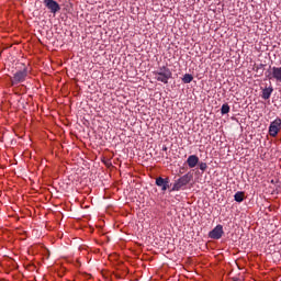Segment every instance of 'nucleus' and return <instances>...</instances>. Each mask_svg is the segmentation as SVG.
<instances>
[{
	"mask_svg": "<svg viewBox=\"0 0 281 281\" xmlns=\"http://www.w3.org/2000/svg\"><path fill=\"white\" fill-rule=\"evenodd\" d=\"M187 164L189 168H196V166L199 165V156L196 155L189 156L187 159Z\"/></svg>",
	"mask_w": 281,
	"mask_h": 281,
	"instance_id": "8",
	"label": "nucleus"
},
{
	"mask_svg": "<svg viewBox=\"0 0 281 281\" xmlns=\"http://www.w3.org/2000/svg\"><path fill=\"white\" fill-rule=\"evenodd\" d=\"M154 76L158 82H164V85H168V80L172 78V71L170 68L162 66L158 70L154 71Z\"/></svg>",
	"mask_w": 281,
	"mask_h": 281,
	"instance_id": "1",
	"label": "nucleus"
},
{
	"mask_svg": "<svg viewBox=\"0 0 281 281\" xmlns=\"http://www.w3.org/2000/svg\"><path fill=\"white\" fill-rule=\"evenodd\" d=\"M43 3L50 14H58L60 11V5L56 0H43Z\"/></svg>",
	"mask_w": 281,
	"mask_h": 281,
	"instance_id": "5",
	"label": "nucleus"
},
{
	"mask_svg": "<svg viewBox=\"0 0 281 281\" xmlns=\"http://www.w3.org/2000/svg\"><path fill=\"white\" fill-rule=\"evenodd\" d=\"M25 78H27V68H24L13 75V78L11 79L12 87H14V85H20V82H25Z\"/></svg>",
	"mask_w": 281,
	"mask_h": 281,
	"instance_id": "3",
	"label": "nucleus"
},
{
	"mask_svg": "<svg viewBox=\"0 0 281 281\" xmlns=\"http://www.w3.org/2000/svg\"><path fill=\"white\" fill-rule=\"evenodd\" d=\"M281 128V119L277 117L274 121L270 123L269 126V135L270 137H278Z\"/></svg>",
	"mask_w": 281,
	"mask_h": 281,
	"instance_id": "4",
	"label": "nucleus"
},
{
	"mask_svg": "<svg viewBox=\"0 0 281 281\" xmlns=\"http://www.w3.org/2000/svg\"><path fill=\"white\" fill-rule=\"evenodd\" d=\"M235 201L237 203H243V201H245V193L244 192H237L235 193Z\"/></svg>",
	"mask_w": 281,
	"mask_h": 281,
	"instance_id": "10",
	"label": "nucleus"
},
{
	"mask_svg": "<svg viewBox=\"0 0 281 281\" xmlns=\"http://www.w3.org/2000/svg\"><path fill=\"white\" fill-rule=\"evenodd\" d=\"M223 225H217L213 231H211L209 233V236L213 239V240H218L221 238H223Z\"/></svg>",
	"mask_w": 281,
	"mask_h": 281,
	"instance_id": "6",
	"label": "nucleus"
},
{
	"mask_svg": "<svg viewBox=\"0 0 281 281\" xmlns=\"http://www.w3.org/2000/svg\"><path fill=\"white\" fill-rule=\"evenodd\" d=\"M271 93H273V88L272 87L263 89V91H262L263 100H269V98H271Z\"/></svg>",
	"mask_w": 281,
	"mask_h": 281,
	"instance_id": "9",
	"label": "nucleus"
},
{
	"mask_svg": "<svg viewBox=\"0 0 281 281\" xmlns=\"http://www.w3.org/2000/svg\"><path fill=\"white\" fill-rule=\"evenodd\" d=\"M194 80V77L190 74H186L182 78V81L184 82V85H190V82H192Z\"/></svg>",
	"mask_w": 281,
	"mask_h": 281,
	"instance_id": "11",
	"label": "nucleus"
},
{
	"mask_svg": "<svg viewBox=\"0 0 281 281\" xmlns=\"http://www.w3.org/2000/svg\"><path fill=\"white\" fill-rule=\"evenodd\" d=\"M162 150H168V147H164Z\"/></svg>",
	"mask_w": 281,
	"mask_h": 281,
	"instance_id": "14",
	"label": "nucleus"
},
{
	"mask_svg": "<svg viewBox=\"0 0 281 281\" xmlns=\"http://www.w3.org/2000/svg\"><path fill=\"white\" fill-rule=\"evenodd\" d=\"M200 170H202V172H205V170H207V164L201 162L200 164Z\"/></svg>",
	"mask_w": 281,
	"mask_h": 281,
	"instance_id": "13",
	"label": "nucleus"
},
{
	"mask_svg": "<svg viewBox=\"0 0 281 281\" xmlns=\"http://www.w3.org/2000/svg\"><path fill=\"white\" fill-rule=\"evenodd\" d=\"M156 186H158V188H161L162 192H166V190H168V188H170V179L168 178H161L158 177L156 179Z\"/></svg>",
	"mask_w": 281,
	"mask_h": 281,
	"instance_id": "7",
	"label": "nucleus"
},
{
	"mask_svg": "<svg viewBox=\"0 0 281 281\" xmlns=\"http://www.w3.org/2000/svg\"><path fill=\"white\" fill-rule=\"evenodd\" d=\"M221 113L222 115H227V113H229V104L224 103L221 108Z\"/></svg>",
	"mask_w": 281,
	"mask_h": 281,
	"instance_id": "12",
	"label": "nucleus"
},
{
	"mask_svg": "<svg viewBox=\"0 0 281 281\" xmlns=\"http://www.w3.org/2000/svg\"><path fill=\"white\" fill-rule=\"evenodd\" d=\"M190 181H192V176H190V175L182 176L180 179H178L173 183L171 192H179V190H181V188L188 186L190 183Z\"/></svg>",
	"mask_w": 281,
	"mask_h": 281,
	"instance_id": "2",
	"label": "nucleus"
}]
</instances>
